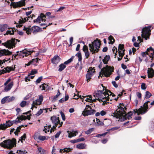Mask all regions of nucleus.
<instances>
[{
	"mask_svg": "<svg viewBox=\"0 0 154 154\" xmlns=\"http://www.w3.org/2000/svg\"><path fill=\"white\" fill-rule=\"evenodd\" d=\"M51 119L52 123L54 125L50 130V132L51 133L52 131H54V130H56V127L58 125L59 120V117H57L56 116H53L51 117Z\"/></svg>",
	"mask_w": 154,
	"mask_h": 154,
	"instance_id": "9d476101",
	"label": "nucleus"
},
{
	"mask_svg": "<svg viewBox=\"0 0 154 154\" xmlns=\"http://www.w3.org/2000/svg\"><path fill=\"white\" fill-rule=\"evenodd\" d=\"M88 72V73L86 75V77L87 82H88L89 81H90L91 78L93 75L92 73L95 72V69H93L91 71H89Z\"/></svg>",
	"mask_w": 154,
	"mask_h": 154,
	"instance_id": "6ab92c4d",
	"label": "nucleus"
},
{
	"mask_svg": "<svg viewBox=\"0 0 154 154\" xmlns=\"http://www.w3.org/2000/svg\"><path fill=\"white\" fill-rule=\"evenodd\" d=\"M42 76L39 77L36 81L35 82L37 83H39L42 79Z\"/></svg>",
	"mask_w": 154,
	"mask_h": 154,
	"instance_id": "4d7b16f0",
	"label": "nucleus"
},
{
	"mask_svg": "<svg viewBox=\"0 0 154 154\" xmlns=\"http://www.w3.org/2000/svg\"><path fill=\"white\" fill-rule=\"evenodd\" d=\"M26 134H24L21 137V139H20L19 140L21 141V142H23V140H24L26 138Z\"/></svg>",
	"mask_w": 154,
	"mask_h": 154,
	"instance_id": "6e6d98bb",
	"label": "nucleus"
},
{
	"mask_svg": "<svg viewBox=\"0 0 154 154\" xmlns=\"http://www.w3.org/2000/svg\"><path fill=\"white\" fill-rule=\"evenodd\" d=\"M101 45L100 41V40H95L92 42L91 44L89 45V47L90 48V51L93 54L97 52L100 47Z\"/></svg>",
	"mask_w": 154,
	"mask_h": 154,
	"instance_id": "f03ea898",
	"label": "nucleus"
},
{
	"mask_svg": "<svg viewBox=\"0 0 154 154\" xmlns=\"http://www.w3.org/2000/svg\"><path fill=\"white\" fill-rule=\"evenodd\" d=\"M43 97L42 96H40L38 99H37L36 100L34 101L33 103L32 104V107L34 105H40L42 103L43 101Z\"/></svg>",
	"mask_w": 154,
	"mask_h": 154,
	"instance_id": "a211bd4d",
	"label": "nucleus"
},
{
	"mask_svg": "<svg viewBox=\"0 0 154 154\" xmlns=\"http://www.w3.org/2000/svg\"><path fill=\"white\" fill-rule=\"evenodd\" d=\"M17 153H18V154H27V152H25L24 151H21V150H20L19 151L17 150Z\"/></svg>",
	"mask_w": 154,
	"mask_h": 154,
	"instance_id": "bf43d9fd",
	"label": "nucleus"
},
{
	"mask_svg": "<svg viewBox=\"0 0 154 154\" xmlns=\"http://www.w3.org/2000/svg\"><path fill=\"white\" fill-rule=\"evenodd\" d=\"M52 24V23H49L48 24H47V23H41L40 24V25L41 26L43 27V29H46V27L48 26H49Z\"/></svg>",
	"mask_w": 154,
	"mask_h": 154,
	"instance_id": "4c0bfd02",
	"label": "nucleus"
},
{
	"mask_svg": "<svg viewBox=\"0 0 154 154\" xmlns=\"http://www.w3.org/2000/svg\"><path fill=\"white\" fill-rule=\"evenodd\" d=\"M110 59V56L109 55H106L102 61L104 64H106Z\"/></svg>",
	"mask_w": 154,
	"mask_h": 154,
	"instance_id": "c756f323",
	"label": "nucleus"
},
{
	"mask_svg": "<svg viewBox=\"0 0 154 154\" xmlns=\"http://www.w3.org/2000/svg\"><path fill=\"white\" fill-rule=\"evenodd\" d=\"M83 51L85 52V55L86 58H88L90 56L88 51V48L87 46L84 45L83 48Z\"/></svg>",
	"mask_w": 154,
	"mask_h": 154,
	"instance_id": "4be33fe9",
	"label": "nucleus"
},
{
	"mask_svg": "<svg viewBox=\"0 0 154 154\" xmlns=\"http://www.w3.org/2000/svg\"><path fill=\"white\" fill-rule=\"evenodd\" d=\"M71 149L69 148H64L63 149H60V152L62 153V152H68L69 151H71Z\"/></svg>",
	"mask_w": 154,
	"mask_h": 154,
	"instance_id": "ea45409f",
	"label": "nucleus"
},
{
	"mask_svg": "<svg viewBox=\"0 0 154 154\" xmlns=\"http://www.w3.org/2000/svg\"><path fill=\"white\" fill-rule=\"evenodd\" d=\"M51 13L50 12H47L46 13L45 15H44L43 13H41L40 15L38 16L37 18L33 20L34 23L36 22L38 23H40L41 21L45 22V18H46V16H49L51 14Z\"/></svg>",
	"mask_w": 154,
	"mask_h": 154,
	"instance_id": "6e6552de",
	"label": "nucleus"
},
{
	"mask_svg": "<svg viewBox=\"0 0 154 154\" xmlns=\"http://www.w3.org/2000/svg\"><path fill=\"white\" fill-rule=\"evenodd\" d=\"M101 72H102L106 77L110 76L112 73L111 66L107 65L106 67H104L101 69Z\"/></svg>",
	"mask_w": 154,
	"mask_h": 154,
	"instance_id": "9b49d317",
	"label": "nucleus"
},
{
	"mask_svg": "<svg viewBox=\"0 0 154 154\" xmlns=\"http://www.w3.org/2000/svg\"><path fill=\"white\" fill-rule=\"evenodd\" d=\"M26 0H21L17 2H14L11 4L12 6L14 8H16L24 6L25 5V1Z\"/></svg>",
	"mask_w": 154,
	"mask_h": 154,
	"instance_id": "ddd939ff",
	"label": "nucleus"
},
{
	"mask_svg": "<svg viewBox=\"0 0 154 154\" xmlns=\"http://www.w3.org/2000/svg\"><path fill=\"white\" fill-rule=\"evenodd\" d=\"M21 129V126L18 127L17 129H16V131L14 132V134L16 135H18V134H17V133H18L20 132V130Z\"/></svg>",
	"mask_w": 154,
	"mask_h": 154,
	"instance_id": "603ef678",
	"label": "nucleus"
},
{
	"mask_svg": "<svg viewBox=\"0 0 154 154\" xmlns=\"http://www.w3.org/2000/svg\"><path fill=\"white\" fill-rule=\"evenodd\" d=\"M38 139L40 140L43 141L45 139V137L44 136H40L38 137Z\"/></svg>",
	"mask_w": 154,
	"mask_h": 154,
	"instance_id": "052dcab7",
	"label": "nucleus"
},
{
	"mask_svg": "<svg viewBox=\"0 0 154 154\" xmlns=\"http://www.w3.org/2000/svg\"><path fill=\"white\" fill-rule=\"evenodd\" d=\"M127 108L124 107H123L121 106H118V108L116 109L117 112H114L112 114V116L113 117L116 118V119H119L122 120L123 118V116L126 113L125 110Z\"/></svg>",
	"mask_w": 154,
	"mask_h": 154,
	"instance_id": "f257e3e1",
	"label": "nucleus"
},
{
	"mask_svg": "<svg viewBox=\"0 0 154 154\" xmlns=\"http://www.w3.org/2000/svg\"><path fill=\"white\" fill-rule=\"evenodd\" d=\"M41 29V28L37 26H33L31 28L32 32L34 34L39 32Z\"/></svg>",
	"mask_w": 154,
	"mask_h": 154,
	"instance_id": "393cba45",
	"label": "nucleus"
},
{
	"mask_svg": "<svg viewBox=\"0 0 154 154\" xmlns=\"http://www.w3.org/2000/svg\"><path fill=\"white\" fill-rule=\"evenodd\" d=\"M69 98V96L68 95H65V98H61L59 100V102L60 103H62L65 101L67 100Z\"/></svg>",
	"mask_w": 154,
	"mask_h": 154,
	"instance_id": "c9c22d12",
	"label": "nucleus"
},
{
	"mask_svg": "<svg viewBox=\"0 0 154 154\" xmlns=\"http://www.w3.org/2000/svg\"><path fill=\"white\" fill-rule=\"evenodd\" d=\"M60 114L63 120V121H65L66 119V117L63 112L62 111H61L60 112Z\"/></svg>",
	"mask_w": 154,
	"mask_h": 154,
	"instance_id": "5fc2aeb1",
	"label": "nucleus"
},
{
	"mask_svg": "<svg viewBox=\"0 0 154 154\" xmlns=\"http://www.w3.org/2000/svg\"><path fill=\"white\" fill-rule=\"evenodd\" d=\"M106 95H107V96L106 97L105 96V97H102V98H97V100H98L100 102H103V103L102 104L103 105H104L105 104H107L108 103H109V102H107L106 101L109 100V96L112 95V97L115 96V95L111 92L109 90L106 89Z\"/></svg>",
	"mask_w": 154,
	"mask_h": 154,
	"instance_id": "39448f33",
	"label": "nucleus"
},
{
	"mask_svg": "<svg viewBox=\"0 0 154 154\" xmlns=\"http://www.w3.org/2000/svg\"><path fill=\"white\" fill-rule=\"evenodd\" d=\"M20 41L15 38H12L11 39L7 40L6 42L2 44V45L5 46L8 48H14L17 42Z\"/></svg>",
	"mask_w": 154,
	"mask_h": 154,
	"instance_id": "423d86ee",
	"label": "nucleus"
},
{
	"mask_svg": "<svg viewBox=\"0 0 154 154\" xmlns=\"http://www.w3.org/2000/svg\"><path fill=\"white\" fill-rule=\"evenodd\" d=\"M38 152L37 154H47V152L41 147L38 148Z\"/></svg>",
	"mask_w": 154,
	"mask_h": 154,
	"instance_id": "c85d7f7f",
	"label": "nucleus"
},
{
	"mask_svg": "<svg viewBox=\"0 0 154 154\" xmlns=\"http://www.w3.org/2000/svg\"><path fill=\"white\" fill-rule=\"evenodd\" d=\"M108 39L111 44H112L114 43L115 41V40L112 36L111 35L109 36L108 37Z\"/></svg>",
	"mask_w": 154,
	"mask_h": 154,
	"instance_id": "37998d69",
	"label": "nucleus"
},
{
	"mask_svg": "<svg viewBox=\"0 0 154 154\" xmlns=\"http://www.w3.org/2000/svg\"><path fill=\"white\" fill-rule=\"evenodd\" d=\"M12 54V52L8 50L3 49L0 50V57L4 55H11Z\"/></svg>",
	"mask_w": 154,
	"mask_h": 154,
	"instance_id": "aec40b11",
	"label": "nucleus"
},
{
	"mask_svg": "<svg viewBox=\"0 0 154 154\" xmlns=\"http://www.w3.org/2000/svg\"><path fill=\"white\" fill-rule=\"evenodd\" d=\"M104 90V87L103 88V90H98L96 92V93L94 94V97H96L97 98H102V96L103 94L104 96H106V91L103 92V91Z\"/></svg>",
	"mask_w": 154,
	"mask_h": 154,
	"instance_id": "2eb2a0df",
	"label": "nucleus"
},
{
	"mask_svg": "<svg viewBox=\"0 0 154 154\" xmlns=\"http://www.w3.org/2000/svg\"><path fill=\"white\" fill-rule=\"evenodd\" d=\"M89 97L91 99H88L89 100H90V101H88L89 102H95L96 101V100H97V97H95V99H94L93 100H92V98H91L92 97L91 96H90Z\"/></svg>",
	"mask_w": 154,
	"mask_h": 154,
	"instance_id": "864d4df0",
	"label": "nucleus"
},
{
	"mask_svg": "<svg viewBox=\"0 0 154 154\" xmlns=\"http://www.w3.org/2000/svg\"><path fill=\"white\" fill-rule=\"evenodd\" d=\"M149 102V101H147L144 104L143 107L141 106V108L139 109H134V114L137 113L138 115H139L140 114L141 115L143 114L146 112L148 110V109H149L148 103Z\"/></svg>",
	"mask_w": 154,
	"mask_h": 154,
	"instance_id": "20e7f679",
	"label": "nucleus"
},
{
	"mask_svg": "<svg viewBox=\"0 0 154 154\" xmlns=\"http://www.w3.org/2000/svg\"><path fill=\"white\" fill-rule=\"evenodd\" d=\"M33 51L32 50L28 51L25 49L22 51L17 52V54L15 55H13V56H14V57L15 58H16V57L17 56H19L20 57H24V56H27L31 54Z\"/></svg>",
	"mask_w": 154,
	"mask_h": 154,
	"instance_id": "1a4fd4ad",
	"label": "nucleus"
},
{
	"mask_svg": "<svg viewBox=\"0 0 154 154\" xmlns=\"http://www.w3.org/2000/svg\"><path fill=\"white\" fill-rule=\"evenodd\" d=\"M7 97H6V96L5 97H4L2 99L1 101V103L2 104H4L5 103L7 102Z\"/></svg>",
	"mask_w": 154,
	"mask_h": 154,
	"instance_id": "8fccbe9b",
	"label": "nucleus"
},
{
	"mask_svg": "<svg viewBox=\"0 0 154 154\" xmlns=\"http://www.w3.org/2000/svg\"><path fill=\"white\" fill-rule=\"evenodd\" d=\"M141 88L142 90H145L146 89V84L145 83H143L141 85Z\"/></svg>",
	"mask_w": 154,
	"mask_h": 154,
	"instance_id": "69168bd1",
	"label": "nucleus"
},
{
	"mask_svg": "<svg viewBox=\"0 0 154 154\" xmlns=\"http://www.w3.org/2000/svg\"><path fill=\"white\" fill-rule=\"evenodd\" d=\"M133 114V112H128L127 114H124V116H123V118L121 120L124 121L125 120H126L127 119H129L131 118V116Z\"/></svg>",
	"mask_w": 154,
	"mask_h": 154,
	"instance_id": "412c9836",
	"label": "nucleus"
},
{
	"mask_svg": "<svg viewBox=\"0 0 154 154\" xmlns=\"http://www.w3.org/2000/svg\"><path fill=\"white\" fill-rule=\"evenodd\" d=\"M31 61L32 62V64L35 66H36L37 64H35V63L38 62V58H36L35 59H33Z\"/></svg>",
	"mask_w": 154,
	"mask_h": 154,
	"instance_id": "a18cd8bd",
	"label": "nucleus"
},
{
	"mask_svg": "<svg viewBox=\"0 0 154 154\" xmlns=\"http://www.w3.org/2000/svg\"><path fill=\"white\" fill-rule=\"evenodd\" d=\"M23 30L26 31V32L28 35L30 34L31 32H32V30L31 29V28H30L27 27L26 28L24 26V28L23 29Z\"/></svg>",
	"mask_w": 154,
	"mask_h": 154,
	"instance_id": "473e14b6",
	"label": "nucleus"
},
{
	"mask_svg": "<svg viewBox=\"0 0 154 154\" xmlns=\"http://www.w3.org/2000/svg\"><path fill=\"white\" fill-rule=\"evenodd\" d=\"M96 122L98 125H104V123L102 122H101L99 119H96Z\"/></svg>",
	"mask_w": 154,
	"mask_h": 154,
	"instance_id": "09e8293b",
	"label": "nucleus"
},
{
	"mask_svg": "<svg viewBox=\"0 0 154 154\" xmlns=\"http://www.w3.org/2000/svg\"><path fill=\"white\" fill-rule=\"evenodd\" d=\"M65 7H60L57 10H55V12H59V11H60L62 10H63L64 9H65Z\"/></svg>",
	"mask_w": 154,
	"mask_h": 154,
	"instance_id": "680f3d73",
	"label": "nucleus"
},
{
	"mask_svg": "<svg viewBox=\"0 0 154 154\" xmlns=\"http://www.w3.org/2000/svg\"><path fill=\"white\" fill-rule=\"evenodd\" d=\"M75 56L78 57V61H81L82 58V54L80 52H79L78 53L76 54Z\"/></svg>",
	"mask_w": 154,
	"mask_h": 154,
	"instance_id": "58836bf2",
	"label": "nucleus"
},
{
	"mask_svg": "<svg viewBox=\"0 0 154 154\" xmlns=\"http://www.w3.org/2000/svg\"><path fill=\"white\" fill-rule=\"evenodd\" d=\"M149 129L151 131H154V122H152L149 126Z\"/></svg>",
	"mask_w": 154,
	"mask_h": 154,
	"instance_id": "3c124183",
	"label": "nucleus"
},
{
	"mask_svg": "<svg viewBox=\"0 0 154 154\" xmlns=\"http://www.w3.org/2000/svg\"><path fill=\"white\" fill-rule=\"evenodd\" d=\"M60 58L58 56H55L51 59V62L53 64H57L60 61Z\"/></svg>",
	"mask_w": 154,
	"mask_h": 154,
	"instance_id": "b1692460",
	"label": "nucleus"
},
{
	"mask_svg": "<svg viewBox=\"0 0 154 154\" xmlns=\"http://www.w3.org/2000/svg\"><path fill=\"white\" fill-rule=\"evenodd\" d=\"M15 66H7L5 68V70L3 69L0 70V75L5 73L9 72L11 71H14L15 69Z\"/></svg>",
	"mask_w": 154,
	"mask_h": 154,
	"instance_id": "dca6fc26",
	"label": "nucleus"
},
{
	"mask_svg": "<svg viewBox=\"0 0 154 154\" xmlns=\"http://www.w3.org/2000/svg\"><path fill=\"white\" fill-rule=\"evenodd\" d=\"M151 96V94L148 91H147L146 92V94L145 95V98H149Z\"/></svg>",
	"mask_w": 154,
	"mask_h": 154,
	"instance_id": "49530a36",
	"label": "nucleus"
},
{
	"mask_svg": "<svg viewBox=\"0 0 154 154\" xmlns=\"http://www.w3.org/2000/svg\"><path fill=\"white\" fill-rule=\"evenodd\" d=\"M74 56H72L69 59V60H67L65 61L63 64L64 65H67L69 64V63L71 62L72 60L73 59H74Z\"/></svg>",
	"mask_w": 154,
	"mask_h": 154,
	"instance_id": "f704fd0d",
	"label": "nucleus"
},
{
	"mask_svg": "<svg viewBox=\"0 0 154 154\" xmlns=\"http://www.w3.org/2000/svg\"><path fill=\"white\" fill-rule=\"evenodd\" d=\"M86 106H88L89 109L88 110H84L82 112V115L85 116L93 115L96 112V110L92 109L91 106L89 105H87Z\"/></svg>",
	"mask_w": 154,
	"mask_h": 154,
	"instance_id": "f8f14e48",
	"label": "nucleus"
},
{
	"mask_svg": "<svg viewBox=\"0 0 154 154\" xmlns=\"http://www.w3.org/2000/svg\"><path fill=\"white\" fill-rule=\"evenodd\" d=\"M61 133V131H59V132H57L56 134L54 135V137L55 138H58L60 134Z\"/></svg>",
	"mask_w": 154,
	"mask_h": 154,
	"instance_id": "0e129e2a",
	"label": "nucleus"
},
{
	"mask_svg": "<svg viewBox=\"0 0 154 154\" xmlns=\"http://www.w3.org/2000/svg\"><path fill=\"white\" fill-rule=\"evenodd\" d=\"M16 143V139L13 138L11 140L8 139L5 140L1 143H0V146L4 148L11 149L13 147L14 145Z\"/></svg>",
	"mask_w": 154,
	"mask_h": 154,
	"instance_id": "7ed1b4c3",
	"label": "nucleus"
},
{
	"mask_svg": "<svg viewBox=\"0 0 154 154\" xmlns=\"http://www.w3.org/2000/svg\"><path fill=\"white\" fill-rule=\"evenodd\" d=\"M154 49L152 47H150L149 48L147 49L146 51V53L147 55L149 56V55H151L154 53Z\"/></svg>",
	"mask_w": 154,
	"mask_h": 154,
	"instance_id": "a878e982",
	"label": "nucleus"
},
{
	"mask_svg": "<svg viewBox=\"0 0 154 154\" xmlns=\"http://www.w3.org/2000/svg\"><path fill=\"white\" fill-rule=\"evenodd\" d=\"M26 119H27V118L25 116L22 115L20 116V118H19L18 117H17V118L15 120L13 121H11V122L12 123V125L13 124H17L18 123L20 122H21L20 121V119L21 120H25Z\"/></svg>",
	"mask_w": 154,
	"mask_h": 154,
	"instance_id": "f3484780",
	"label": "nucleus"
},
{
	"mask_svg": "<svg viewBox=\"0 0 154 154\" xmlns=\"http://www.w3.org/2000/svg\"><path fill=\"white\" fill-rule=\"evenodd\" d=\"M106 113V111L104 110H102L100 112V115L101 116H104L105 115Z\"/></svg>",
	"mask_w": 154,
	"mask_h": 154,
	"instance_id": "774afa93",
	"label": "nucleus"
},
{
	"mask_svg": "<svg viewBox=\"0 0 154 154\" xmlns=\"http://www.w3.org/2000/svg\"><path fill=\"white\" fill-rule=\"evenodd\" d=\"M12 125L11 120L7 121L5 123L1 124L0 125V130H5L8 127H10Z\"/></svg>",
	"mask_w": 154,
	"mask_h": 154,
	"instance_id": "4468645a",
	"label": "nucleus"
},
{
	"mask_svg": "<svg viewBox=\"0 0 154 154\" xmlns=\"http://www.w3.org/2000/svg\"><path fill=\"white\" fill-rule=\"evenodd\" d=\"M150 26L146 27L143 28L142 31V37L146 40L148 38L149 39V36L150 35Z\"/></svg>",
	"mask_w": 154,
	"mask_h": 154,
	"instance_id": "0eeeda50",
	"label": "nucleus"
},
{
	"mask_svg": "<svg viewBox=\"0 0 154 154\" xmlns=\"http://www.w3.org/2000/svg\"><path fill=\"white\" fill-rule=\"evenodd\" d=\"M14 31L12 29L11 30H7L6 32V33L4 34V35H13L14 34Z\"/></svg>",
	"mask_w": 154,
	"mask_h": 154,
	"instance_id": "79ce46f5",
	"label": "nucleus"
},
{
	"mask_svg": "<svg viewBox=\"0 0 154 154\" xmlns=\"http://www.w3.org/2000/svg\"><path fill=\"white\" fill-rule=\"evenodd\" d=\"M94 130V128H89L88 130L85 131V133L86 134H89L91 133Z\"/></svg>",
	"mask_w": 154,
	"mask_h": 154,
	"instance_id": "c03bdc74",
	"label": "nucleus"
},
{
	"mask_svg": "<svg viewBox=\"0 0 154 154\" xmlns=\"http://www.w3.org/2000/svg\"><path fill=\"white\" fill-rule=\"evenodd\" d=\"M7 24L0 25V33L5 30L7 28Z\"/></svg>",
	"mask_w": 154,
	"mask_h": 154,
	"instance_id": "2f4dec72",
	"label": "nucleus"
},
{
	"mask_svg": "<svg viewBox=\"0 0 154 154\" xmlns=\"http://www.w3.org/2000/svg\"><path fill=\"white\" fill-rule=\"evenodd\" d=\"M66 67V66L63 63L60 64L59 66V69L58 71L60 72L62 71Z\"/></svg>",
	"mask_w": 154,
	"mask_h": 154,
	"instance_id": "72a5a7b5",
	"label": "nucleus"
},
{
	"mask_svg": "<svg viewBox=\"0 0 154 154\" xmlns=\"http://www.w3.org/2000/svg\"><path fill=\"white\" fill-rule=\"evenodd\" d=\"M43 112V110L40 109L39 111H38L37 113L36 114V115L38 116L40 115Z\"/></svg>",
	"mask_w": 154,
	"mask_h": 154,
	"instance_id": "e2e57ef3",
	"label": "nucleus"
},
{
	"mask_svg": "<svg viewBox=\"0 0 154 154\" xmlns=\"http://www.w3.org/2000/svg\"><path fill=\"white\" fill-rule=\"evenodd\" d=\"M45 129L44 131H45V130L46 131H47L48 132H49L50 131V128L51 127V125H49L48 127V126H46L45 127Z\"/></svg>",
	"mask_w": 154,
	"mask_h": 154,
	"instance_id": "338daca9",
	"label": "nucleus"
},
{
	"mask_svg": "<svg viewBox=\"0 0 154 154\" xmlns=\"http://www.w3.org/2000/svg\"><path fill=\"white\" fill-rule=\"evenodd\" d=\"M13 85V82L10 83L8 85L5 86L4 89V91L7 92L10 90L12 87Z\"/></svg>",
	"mask_w": 154,
	"mask_h": 154,
	"instance_id": "cd10ccee",
	"label": "nucleus"
},
{
	"mask_svg": "<svg viewBox=\"0 0 154 154\" xmlns=\"http://www.w3.org/2000/svg\"><path fill=\"white\" fill-rule=\"evenodd\" d=\"M148 75L149 78H152L154 75V70L152 68H148L147 70Z\"/></svg>",
	"mask_w": 154,
	"mask_h": 154,
	"instance_id": "5701e85b",
	"label": "nucleus"
},
{
	"mask_svg": "<svg viewBox=\"0 0 154 154\" xmlns=\"http://www.w3.org/2000/svg\"><path fill=\"white\" fill-rule=\"evenodd\" d=\"M67 132L69 133L68 137L69 138H71L72 137L76 136V134H78V132L77 131H68Z\"/></svg>",
	"mask_w": 154,
	"mask_h": 154,
	"instance_id": "bb28decb",
	"label": "nucleus"
},
{
	"mask_svg": "<svg viewBox=\"0 0 154 154\" xmlns=\"http://www.w3.org/2000/svg\"><path fill=\"white\" fill-rule=\"evenodd\" d=\"M86 146V145L85 144L80 143L77 145L76 147L79 149H83L85 148Z\"/></svg>",
	"mask_w": 154,
	"mask_h": 154,
	"instance_id": "7c9ffc66",
	"label": "nucleus"
},
{
	"mask_svg": "<svg viewBox=\"0 0 154 154\" xmlns=\"http://www.w3.org/2000/svg\"><path fill=\"white\" fill-rule=\"evenodd\" d=\"M124 45H123L119 44V46L118 51H122L124 48Z\"/></svg>",
	"mask_w": 154,
	"mask_h": 154,
	"instance_id": "13d9d810",
	"label": "nucleus"
},
{
	"mask_svg": "<svg viewBox=\"0 0 154 154\" xmlns=\"http://www.w3.org/2000/svg\"><path fill=\"white\" fill-rule=\"evenodd\" d=\"M48 87V85L45 83L42 84L39 86V88L41 89V90H45L46 88Z\"/></svg>",
	"mask_w": 154,
	"mask_h": 154,
	"instance_id": "e433bc0d",
	"label": "nucleus"
},
{
	"mask_svg": "<svg viewBox=\"0 0 154 154\" xmlns=\"http://www.w3.org/2000/svg\"><path fill=\"white\" fill-rule=\"evenodd\" d=\"M6 97H7V102L12 101L15 99V97L13 96L10 97L9 96H7Z\"/></svg>",
	"mask_w": 154,
	"mask_h": 154,
	"instance_id": "a19ab883",
	"label": "nucleus"
},
{
	"mask_svg": "<svg viewBox=\"0 0 154 154\" xmlns=\"http://www.w3.org/2000/svg\"><path fill=\"white\" fill-rule=\"evenodd\" d=\"M26 102L25 101H23L20 103V105L21 107H23L26 105Z\"/></svg>",
	"mask_w": 154,
	"mask_h": 154,
	"instance_id": "de8ad7c7",
	"label": "nucleus"
}]
</instances>
